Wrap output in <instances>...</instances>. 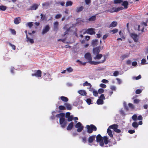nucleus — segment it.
I'll use <instances>...</instances> for the list:
<instances>
[{
	"label": "nucleus",
	"mask_w": 148,
	"mask_h": 148,
	"mask_svg": "<svg viewBox=\"0 0 148 148\" xmlns=\"http://www.w3.org/2000/svg\"><path fill=\"white\" fill-rule=\"evenodd\" d=\"M128 105L132 109H134V107L132 103H129L128 104Z\"/></svg>",
	"instance_id": "55"
},
{
	"label": "nucleus",
	"mask_w": 148,
	"mask_h": 148,
	"mask_svg": "<svg viewBox=\"0 0 148 148\" xmlns=\"http://www.w3.org/2000/svg\"><path fill=\"white\" fill-rule=\"evenodd\" d=\"M26 38H27V42H29L31 44H33L34 42V40L33 39H31L28 37L27 35H26Z\"/></svg>",
	"instance_id": "25"
},
{
	"label": "nucleus",
	"mask_w": 148,
	"mask_h": 148,
	"mask_svg": "<svg viewBox=\"0 0 148 148\" xmlns=\"http://www.w3.org/2000/svg\"><path fill=\"white\" fill-rule=\"evenodd\" d=\"M108 138L107 136H104L103 138L102 137L100 134H98L96 137V140L97 142H99L101 146H102L103 145L104 142L105 144L108 143Z\"/></svg>",
	"instance_id": "1"
},
{
	"label": "nucleus",
	"mask_w": 148,
	"mask_h": 148,
	"mask_svg": "<svg viewBox=\"0 0 148 148\" xmlns=\"http://www.w3.org/2000/svg\"><path fill=\"white\" fill-rule=\"evenodd\" d=\"M7 9L6 6L4 5H1L0 6V10L2 11H5Z\"/></svg>",
	"instance_id": "35"
},
{
	"label": "nucleus",
	"mask_w": 148,
	"mask_h": 148,
	"mask_svg": "<svg viewBox=\"0 0 148 148\" xmlns=\"http://www.w3.org/2000/svg\"><path fill=\"white\" fill-rule=\"evenodd\" d=\"M93 95L95 96L96 97L98 96V92L97 91L95 90H94L93 91Z\"/></svg>",
	"instance_id": "43"
},
{
	"label": "nucleus",
	"mask_w": 148,
	"mask_h": 148,
	"mask_svg": "<svg viewBox=\"0 0 148 148\" xmlns=\"http://www.w3.org/2000/svg\"><path fill=\"white\" fill-rule=\"evenodd\" d=\"M85 57L89 61L90 63L91 62L92 58L90 54V53H86L85 55Z\"/></svg>",
	"instance_id": "13"
},
{
	"label": "nucleus",
	"mask_w": 148,
	"mask_h": 148,
	"mask_svg": "<svg viewBox=\"0 0 148 148\" xmlns=\"http://www.w3.org/2000/svg\"><path fill=\"white\" fill-rule=\"evenodd\" d=\"M66 106V109L68 110H71V106L68 103H66L65 104Z\"/></svg>",
	"instance_id": "30"
},
{
	"label": "nucleus",
	"mask_w": 148,
	"mask_h": 148,
	"mask_svg": "<svg viewBox=\"0 0 148 148\" xmlns=\"http://www.w3.org/2000/svg\"><path fill=\"white\" fill-rule=\"evenodd\" d=\"M142 92V90L140 89H137L136 91V93L137 94H139Z\"/></svg>",
	"instance_id": "53"
},
{
	"label": "nucleus",
	"mask_w": 148,
	"mask_h": 148,
	"mask_svg": "<svg viewBox=\"0 0 148 148\" xmlns=\"http://www.w3.org/2000/svg\"><path fill=\"white\" fill-rule=\"evenodd\" d=\"M74 123L73 122H71L68 125L67 127V130H71L72 128L73 125Z\"/></svg>",
	"instance_id": "21"
},
{
	"label": "nucleus",
	"mask_w": 148,
	"mask_h": 148,
	"mask_svg": "<svg viewBox=\"0 0 148 148\" xmlns=\"http://www.w3.org/2000/svg\"><path fill=\"white\" fill-rule=\"evenodd\" d=\"M89 77L91 79H93L94 77V76L93 74H90L89 75Z\"/></svg>",
	"instance_id": "44"
},
{
	"label": "nucleus",
	"mask_w": 148,
	"mask_h": 148,
	"mask_svg": "<svg viewBox=\"0 0 148 148\" xmlns=\"http://www.w3.org/2000/svg\"><path fill=\"white\" fill-rule=\"evenodd\" d=\"M27 25L31 28L33 26V24L32 22H29L27 23Z\"/></svg>",
	"instance_id": "51"
},
{
	"label": "nucleus",
	"mask_w": 148,
	"mask_h": 148,
	"mask_svg": "<svg viewBox=\"0 0 148 148\" xmlns=\"http://www.w3.org/2000/svg\"><path fill=\"white\" fill-rule=\"evenodd\" d=\"M118 125L117 124H114L110 126L109 128L113 129L116 132L118 133H120L121 132V130L118 129Z\"/></svg>",
	"instance_id": "3"
},
{
	"label": "nucleus",
	"mask_w": 148,
	"mask_h": 148,
	"mask_svg": "<svg viewBox=\"0 0 148 148\" xmlns=\"http://www.w3.org/2000/svg\"><path fill=\"white\" fill-rule=\"evenodd\" d=\"M106 60V58L105 56H104L103 58V59L102 60H101V61L99 62H92L91 61V62H90V63L92 64H93L95 65L98 64H99L100 63H103Z\"/></svg>",
	"instance_id": "9"
},
{
	"label": "nucleus",
	"mask_w": 148,
	"mask_h": 148,
	"mask_svg": "<svg viewBox=\"0 0 148 148\" xmlns=\"http://www.w3.org/2000/svg\"><path fill=\"white\" fill-rule=\"evenodd\" d=\"M60 110H64L65 109V108L64 106H60L58 108Z\"/></svg>",
	"instance_id": "49"
},
{
	"label": "nucleus",
	"mask_w": 148,
	"mask_h": 148,
	"mask_svg": "<svg viewBox=\"0 0 148 148\" xmlns=\"http://www.w3.org/2000/svg\"><path fill=\"white\" fill-rule=\"evenodd\" d=\"M59 23L58 21L55 22L53 24V29L54 31H57L58 29Z\"/></svg>",
	"instance_id": "14"
},
{
	"label": "nucleus",
	"mask_w": 148,
	"mask_h": 148,
	"mask_svg": "<svg viewBox=\"0 0 148 148\" xmlns=\"http://www.w3.org/2000/svg\"><path fill=\"white\" fill-rule=\"evenodd\" d=\"M75 127L77 128V131L79 132H81L83 129V127L82 124L79 122L76 124Z\"/></svg>",
	"instance_id": "5"
},
{
	"label": "nucleus",
	"mask_w": 148,
	"mask_h": 148,
	"mask_svg": "<svg viewBox=\"0 0 148 148\" xmlns=\"http://www.w3.org/2000/svg\"><path fill=\"white\" fill-rule=\"evenodd\" d=\"M130 35L135 42H137L138 41V37L137 34L134 33H131L130 34Z\"/></svg>",
	"instance_id": "8"
},
{
	"label": "nucleus",
	"mask_w": 148,
	"mask_h": 148,
	"mask_svg": "<svg viewBox=\"0 0 148 148\" xmlns=\"http://www.w3.org/2000/svg\"><path fill=\"white\" fill-rule=\"evenodd\" d=\"M110 128H108L107 130V132L108 133V134L109 136L112 138L113 137V135L112 134V132L111 130H110L109 129Z\"/></svg>",
	"instance_id": "27"
},
{
	"label": "nucleus",
	"mask_w": 148,
	"mask_h": 148,
	"mask_svg": "<svg viewBox=\"0 0 148 148\" xmlns=\"http://www.w3.org/2000/svg\"><path fill=\"white\" fill-rule=\"evenodd\" d=\"M142 26L140 25H138V30L139 31H141L142 32H143L144 30V28L142 27V28H140Z\"/></svg>",
	"instance_id": "39"
},
{
	"label": "nucleus",
	"mask_w": 148,
	"mask_h": 148,
	"mask_svg": "<svg viewBox=\"0 0 148 148\" xmlns=\"http://www.w3.org/2000/svg\"><path fill=\"white\" fill-rule=\"evenodd\" d=\"M104 91V90L102 88H100L98 90V92L99 94H101Z\"/></svg>",
	"instance_id": "48"
},
{
	"label": "nucleus",
	"mask_w": 148,
	"mask_h": 148,
	"mask_svg": "<svg viewBox=\"0 0 148 148\" xmlns=\"http://www.w3.org/2000/svg\"><path fill=\"white\" fill-rule=\"evenodd\" d=\"M32 76H36L37 77H40L41 76V71L40 70H37L34 74H32Z\"/></svg>",
	"instance_id": "12"
},
{
	"label": "nucleus",
	"mask_w": 148,
	"mask_h": 148,
	"mask_svg": "<svg viewBox=\"0 0 148 148\" xmlns=\"http://www.w3.org/2000/svg\"><path fill=\"white\" fill-rule=\"evenodd\" d=\"M138 123L135 122H133L132 124V126L135 128H137L138 127Z\"/></svg>",
	"instance_id": "37"
},
{
	"label": "nucleus",
	"mask_w": 148,
	"mask_h": 148,
	"mask_svg": "<svg viewBox=\"0 0 148 148\" xmlns=\"http://www.w3.org/2000/svg\"><path fill=\"white\" fill-rule=\"evenodd\" d=\"M68 118V121H71L73 119V116H70Z\"/></svg>",
	"instance_id": "54"
},
{
	"label": "nucleus",
	"mask_w": 148,
	"mask_h": 148,
	"mask_svg": "<svg viewBox=\"0 0 148 148\" xmlns=\"http://www.w3.org/2000/svg\"><path fill=\"white\" fill-rule=\"evenodd\" d=\"M141 76L140 75H139L138 76L135 77H132V78L134 79H136V80H138L141 78Z\"/></svg>",
	"instance_id": "38"
},
{
	"label": "nucleus",
	"mask_w": 148,
	"mask_h": 148,
	"mask_svg": "<svg viewBox=\"0 0 148 148\" xmlns=\"http://www.w3.org/2000/svg\"><path fill=\"white\" fill-rule=\"evenodd\" d=\"M21 21V19L20 17H18L14 19V22L15 24H19Z\"/></svg>",
	"instance_id": "18"
},
{
	"label": "nucleus",
	"mask_w": 148,
	"mask_h": 148,
	"mask_svg": "<svg viewBox=\"0 0 148 148\" xmlns=\"http://www.w3.org/2000/svg\"><path fill=\"white\" fill-rule=\"evenodd\" d=\"M128 5V3L126 1H125L123 2L122 5L124 7L125 9H127V5Z\"/></svg>",
	"instance_id": "28"
},
{
	"label": "nucleus",
	"mask_w": 148,
	"mask_h": 148,
	"mask_svg": "<svg viewBox=\"0 0 148 148\" xmlns=\"http://www.w3.org/2000/svg\"><path fill=\"white\" fill-rule=\"evenodd\" d=\"M98 41L97 39L93 40L92 42V44L93 47H95L98 45Z\"/></svg>",
	"instance_id": "19"
},
{
	"label": "nucleus",
	"mask_w": 148,
	"mask_h": 148,
	"mask_svg": "<svg viewBox=\"0 0 148 148\" xmlns=\"http://www.w3.org/2000/svg\"><path fill=\"white\" fill-rule=\"evenodd\" d=\"M123 9V8L122 7H119L117 8H116L113 7L110 9L109 11L111 13L114 12H117L119 11L122 10Z\"/></svg>",
	"instance_id": "4"
},
{
	"label": "nucleus",
	"mask_w": 148,
	"mask_h": 148,
	"mask_svg": "<svg viewBox=\"0 0 148 148\" xmlns=\"http://www.w3.org/2000/svg\"><path fill=\"white\" fill-rule=\"evenodd\" d=\"M118 30L117 29H115L112 30L111 31V32H112V33L113 34H114V33L117 32H118Z\"/></svg>",
	"instance_id": "59"
},
{
	"label": "nucleus",
	"mask_w": 148,
	"mask_h": 148,
	"mask_svg": "<svg viewBox=\"0 0 148 148\" xmlns=\"http://www.w3.org/2000/svg\"><path fill=\"white\" fill-rule=\"evenodd\" d=\"M66 70L69 72H72L73 71V69L71 67L67 68Z\"/></svg>",
	"instance_id": "45"
},
{
	"label": "nucleus",
	"mask_w": 148,
	"mask_h": 148,
	"mask_svg": "<svg viewBox=\"0 0 148 148\" xmlns=\"http://www.w3.org/2000/svg\"><path fill=\"white\" fill-rule=\"evenodd\" d=\"M100 50L99 49V47H96L95 48L93 49V53L96 55L97 54H98Z\"/></svg>",
	"instance_id": "16"
},
{
	"label": "nucleus",
	"mask_w": 148,
	"mask_h": 148,
	"mask_svg": "<svg viewBox=\"0 0 148 148\" xmlns=\"http://www.w3.org/2000/svg\"><path fill=\"white\" fill-rule=\"evenodd\" d=\"M123 2V1L121 0H114V3L116 4L120 3Z\"/></svg>",
	"instance_id": "40"
},
{
	"label": "nucleus",
	"mask_w": 148,
	"mask_h": 148,
	"mask_svg": "<svg viewBox=\"0 0 148 148\" xmlns=\"http://www.w3.org/2000/svg\"><path fill=\"white\" fill-rule=\"evenodd\" d=\"M78 92L82 95H86V92L84 90H80L78 91Z\"/></svg>",
	"instance_id": "17"
},
{
	"label": "nucleus",
	"mask_w": 148,
	"mask_h": 148,
	"mask_svg": "<svg viewBox=\"0 0 148 148\" xmlns=\"http://www.w3.org/2000/svg\"><path fill=\"white\" fill-rule=\"evenodd\" d=\"M60 123L62 128H64L65 127L66 125L67 122L65 121L64 117L60 119Z\"/></svg>",
	"instance_id": "6"
},
{
	"label": "nucleus",
	"mask_w": 148,
	"mask_h": 148,
	"mask_svg": "<svg viewBox=\"0 0 148 148\" xmlns=\"http://www.w3.org/2000/svg\"><path fill=\"white\" fill-rule=\"evenodd\" d=\"M137 115L136 114H134L132 117V119L134 121L137 120Z\"/></svg>",
	"instance_id": "41"
},
{
	"label": "nucleus",
	"mask_w": 148,
	"mask_h": 148,
	"mask_svg": "<svg viewBox=\"0 0 148 148\" xmlns=\"http://www.w3.org/2000/svg\"><path fill=\"white\" fill-rule=\"evenodd\" d=\"M102 82L104 83H108V81L106 79H103Z\"/></svg>",
	"instance_id": "63"
},
{
	"label": "nucleus",
	"mask_w": 148,
	"mask_h": 148,
	"mask_svg": "<svg viewBox=\"0 0 148 148\" xmlns=\"http://www.w3.org/2000/svg\"><path fill=\"white\" fill-rule=\"evenodd\" d=\"M70 28L71 27L69 26V25H65L63 28V29L66 30L64 33V35H65L68 34L69 32L70 31Z\"/></svg>",
	"instance_id": "11"
},
{
	"label": "nucleus",
	"mask_w": 148,
	"mask_h": 148,
	"mask_svg": "<svg viewBox=\"0 0 148 148\" xmlns=\"http://www.w3.org/2000/svg\"><path fill=\"white\" fill-rule=\"evenodd\" d=\"M38 5L35 4L30 6V9L29 10H36L38 8Z\"/></svg>",
	"instance_id": "22"
},
{
	"label": "nucleus",
	"mask_w": 148,
	"mask_h": 148,
	"mask_svg": "<svg viewBox=\"0 0 148 148\" xmlns=\"http://www.w3.org/2000/svg\"><path fill=\"white\" fill-rule=\"evenodd\" d=\"M50 29V27L49 25H46L42 29V34H44L48 32Z\"/></svg>",
	"instance_id": "10"
},
{
	"label": "nucleus",
	"mask_w": 148,
	"mask_h": 148,
	"mask_svg": "<svg viewBox=\"0 0 148 148\" xmlns=\"http://www.w3.org/2000/svg\"><path fill=\"white\" fill-rule=\"evenodd\" d=\"M83 86H86L90 87H91V86L90 84L88 83V82L87 81H86L85 82L83 83Z\"/></svg>",
	"instance_id": "36"
},
{
	"label": "nucleus",
	"mask_w": 148,
	"mask_h": 148,
	"mask_svg": "<svg viewBox=\"0 0 148 148\" xmlns=\"http://www.w3.org/2000/svg\"><path fill=\"white\" fill-rule=\"evenodd\" d=\"M86 102L88 104L90 105L91 103V100L90 99H86Z\"/></svg>",
	"instance_id": "47"
},
{
	"label": "nucleus",
	"mask_w": 148,
	"mask_h": 148,
	"mask_svg": "<svg viewBox=\"0 0 148 148\" xmlns=\"http://www.w3.org/2000/svg\"><path fill=\"white\" fill-rule=\"evenodd\" d=\"M61 99L64 102H67L68 101V99L66 97L62 96L60 97Z\"/></svg>",
	"instance_id": "34"
},
{
	"label": "nucleus",
	"mask_w": 148,
	"mask_h": 148,
	"mask_svg": "<svg viewBox=\"0 0 148 148\" xmlns=\"http://www.w3.org/2000/svg\"><path fill=\"white\" fill-rule=\"evenodd\" d=\"M135 132V130H130L128 131V132L131 134H133Z\"/></svg>",
	"instance_id": "61"
},
{
	"label": "nucleus",
	"mask_w": 148,
	"mask_h": 148,
	"mask_svg": "<svg viewBox=\"0 0 148 148\" xmlns=\"http://www.w3.org/2000/svg\"><path fill=\"white\" fill-rule=\"evenodd\" d=\"M99 98L100 99H102V100L103 99L104 100V99H105V97L104 96L103 94L101 95L100 97Z\"/></svg>",
	"instance_id": "57"
},
{
	"label": "nucleus",
	"mask_w": 148,
	"mask_h": 148,
	"mask_svg": "<svg viewBox=\"0 0 148 148\" xmlns=\"http://www.w3.org/2000/svg\"><path fill=\"white\" fill-rule=\"evenodd\" d=\"M97 103L98 105L102 104L103 103V100L99 99L97 100Z\"/></svg>",
	"instance_id": "29"
},
{
	"label": "nucleus",
	"mask_w": 148,
	"mask_h": 148,
	"mask_svg": "<svg viewBox=\"0 0 148 148\" xmlns=\"http://www.w3.org/2000/svg\"><path fill=\"white\" fill-rule=\"evenodd\" d=\"M73 3L71 1H68L66 2V6L68 7L69 6H71L73 4Z\"/></svg>",
	"instance_id": "33"
},
{
	"label": "nucleus",
	"mask_w": 148,
	"mask_h": 148,
	"mask_svg": "<svg viewBox=\"0 0 148 148\" xmlns=\"http://www.w3.org/2000/svg\"><path fill=\"white\" fill-rule=\"evenodd\" d=\"M84 9V7L83 6H81L77 8L76 10V12H79L83 10Z\"/></svg>",
	"instance_id": "32"
},
{
	"label": "nucleus",
	"mask_w": 148,
	"mask_h": 148,
	"mask_svg": "<svg viewBox=\"0 0 148 148\" xmlns=\"http://www.w3.org/2000/svg\"><path fill=\"white\" fill-rule=\"evenodd\" d=\"M116 79L117 81L118 84H120L121 83L122 81L120 79H119L118 78H116Z\"/></svg>",
	"instance_id": "58"
},
{
	"label": "nucleus",
	"mask_w": 148,
	"mask_h": 148,
	"mask_svg": "<svg viewBox=\"0 0 148 148\" xmlns=\"http://www.w3.org/2000/svg\"><path fill=\"white\" fill-rule=\"evenodd\" d=\"M100 86L102 88H105L106 87V86L105 84H100Z\"/></svg>",
	"instance_id": "56"
},
{
	"label": "nucleus",
	"mask_w": 148,
	"mask_h": 148,
	"mask_svg": "<svg viewBox=\"0 0 148 148\" xmlns=\"http://www.w3.org/2000/svg\"><path fill=\"white\" fill-rule=\"evenodd\" d=\"M62 15L61 14H56L55 16V18L56 19H58L61 18V17L62 16Z\"/></svg>",
	"instance_id": "42"
},
{
	"label": "nucleus",
	"mask_w": 148,
	"mask_h": 148,
	"mask_svg": "<svg viewBox=\"0 0 148 148\" xmlns=\"http://www.w3.org/2000/svg\"><path fill=\"white\" fill-rule=\"evenodd\" d=\"M137 119L138 120H142L143 119V117L141 115H139L138 116Z\"/></svg>",
	"instance_id": "64"
},
{
	"label": "nucleus",
	"mask_w": 148,
	"mask_h": 148,
	"mask_svg": "<svg viewBox=\"0 0 148 148\" xmlns=\"http://www.w3.org/2000/svg\"><path fill=\"white\" fill-rule=\"evenodd\" d=\"M87 129V132L89 133H91L92 131H96L97 130V127L93 125H87L86 126Z\"/></svg>",
	"instance_id": "2"
},
{
	"label": "nucleus",
	"mask_w": 148,
	"mask_h": 148,
	"mask_svg": "<svg viewBox=\"0 0 148 148\" xmlns=\"http://www.w3.org/2000/svg\"><path fill=\"white\" fill-rule=\"evenodd\" d=\"M70 112H68L66 113V118H68L69 116H70Z\"/></svg>",
	"instance_id": "62"
},
{
	"label": "nucleus",
	"mask_w": 148,
	"mask_h": 148,
	"mask_svg": "<svg viewBox=\"0 0 148 148\" xmlns=\"http://www.w3.org/2000/svg\"><path fill=\"white\" fill-rule=\"evenodd\" d=\"M86 4L89 5L91 3V0H85Z\"/></svg>",
	"instance_id": "52"
},
{
	"label": "nucleus",
	"mask_w": 148,
	"mask_h": 148,
	"mask_svg": "<svg viewBox=\"0 0 148 148\" xmlns=\"http://www.w3.org/2000/svg\"><path fill=\"white\" fill-rule=\"evenodd\" d=\"M10 31L13 34H16V32L15 30L14 29H10Z\"/></svg>",
	"instance_id": "60"
},
{
	"label": "nucleus",
	"mask_w": 148,
	"mask_h": 148,
	"mask_svg": "<svg viewBox=\"0 0 148 148\" xmlns=\"http://www.w3.org/2000/svg\"><path fill=\"white\" fill-rule=\"evenodd\" d=\"M96 56L94 57V59L95 60H99L103 56L101 54H97L95 55Z\"/></svg>",
	"instance_id": "24"
},
{
	"label": "nucleus",
	"mask_w": 148,
	"mask_h": 148,
	"mask_svg": "<svg viewBox=\"0 0 148 148\" xmlns=\"http://www.w3.org/2000/svg\"><path fill=\"white\" fill-rule=\"evenodd\" d=\"M9 44L11 47H12V48L13 49H14V50L15 49L16 47L14 45L11 44L10 43H9Z\"/></svg>",
	"instance_id": "46"
},
{
	"label": "nucleus",
	"mask_w": 148,
	"mask_h": 148,
	"mask_svg": "<svg viewBox=\"0 0 148 148\" xmlns=\"http://www.w3.org/2000/svg\"><path fill=\"white\" fill-rule=\"evenodd\" d=\"M119 74V72L117 71H115L113 73V75L115 76H118Z\"/></svg>",
	"instance_id": "50"
},
{
	"label": "nucleus",
	"mask_w": 148,
	"mask_h": 148,
	"mask_svg": "<svg viewBox=\"0 0 148 148\" xmlns=\"http://www.w3.org/2000/svg\"><path fill=\"white\" fill-rule=\"evenodd\" d=\"M95 135H93L90 136L88 138V142L89 143H92L95 140Z\"/></svg>",
	"instance_id": "15"
},
{
	"label": "nucleus",
	"mask_w": 148,
	"mask_h": 148,
	"mask_svg": "<svg viewBox=\"0 0 148 148\" xmlns=\"http://www.w3.org/2000/svg\"><path fill=\"white\" fill-rule=\"evenodd\" d=\"M65 114L64 113H60L56 115V117L59 118L60 119H61L64 117Z\"/></svg>",
	"instance_id": "26"
},
{
	"label": "nucleus",
	"mask_w": 148,
	"mask_h": 148,
	"mask_svg": "<svg viewBox=\"0 0 148 148\" xmlns=\"http://www.w3.org/2000/svg\"><path fill=\"white\" fill-rule=\"evenodd\" d=\"M129 56V54L127 53L125 54L122 55L121 57H120V58L121 59L123 60H124L125 58H126L128 57Z\"/></svg>",
	"instance_id": "20"
},
{
	"label": "nucleus",
	"mask_w": 148,
	"mask_h": 148,
	"mask_svg": "<svg viewBox=\"0 0 148 148\" xmlns=\"http://www.w3.org/2000/svg\"><path fill=\"white\" fill-rule=\"evenodd\" d=\"M117 25V23L116 21H113L110 25L109 27H114Z\"/></svg>",
	"instance_id": "23"
},
{
	"label": "nucleus",
	"mask_w": 148,
	"mask_h": 148,
	"mask_svg": "<svg viewBox=\"0 0 148 148\" xmlns=\"http://www.w3.org/2000/svg\"><path fill=\"white\" fill-rule=\"evenodd\" d=\"M89 34L90 35H92L95 34V29L93 28H89L86 30L83 33V34L85 33Z\"/></svg>",
	"instance_id": "7"
},
{
	"label": "nucleus",
	"mask_w": 148,
	"mask_h": 148,
	"mask_svg": "<svg viewBox=\"0 0 148 148\" xmlns=\"http://www.w3.org/2000/svg\"><path fill=\"white\" fill-rule=\"evenodd\" d=\"M96 16H92L88 18V20L90 21H92L95 20Z\"/></svg>",
	"instance_id": "31"
}]
</instances>
